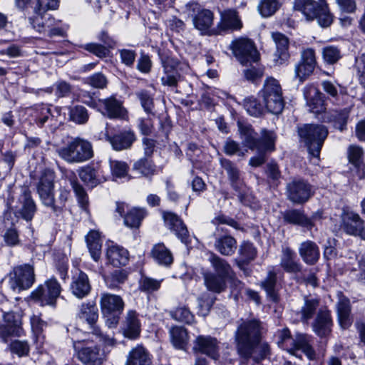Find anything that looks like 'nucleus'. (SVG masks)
Masks as SVG:
<instances>
[{"label": "nucleus", "mask_w": 365, "mask_h": 365, "mask_svg": "<svg viewBox=\"0 0 365 365\" xmlns=\"http://www.w3.org/2000/svg\"><path fill=\"white\" fill-rule=\"evenodd\" d=\"M260 336L259 321L252 319L243 322L235 333L237 351L244 358H249L258 344Z\"/></svg>", "instance_id": "nucleus-1"}, {"label": "nucleus", "mask_w": 365, "mask_h": 365, "mask_svg": "<svg viewBox=\"0 0 365 365\" xmlns=\"http://www.w3.org/2000/svg\"><path fill=\"white\" fill-rule=\"evenodd\" d=\"M58 155L68 163L86 162L93 156L91 143L83 138H76L66 145L57 150Z\"/></svg>", "instance_id": "nucleus-2"}, {"label": "nucleus", "mask_w": 365, "mask_h": 365, "mask_svg": "<svg viewBox=\"0 0 365 365\" xmlns=\"http://www.w3.org/2000/svg\"><path fill=\"white\" fill-rule=\"evenodd\" d=\"M277 343L281 349L286 350L289 354L295 355L297 350H302L310 360L315 359L316 354L309 344L308 336L299 334L296 339H293L288 329L284 328L277 332Z\"/></svg>", "instance_id": "nucleus-3"}, {"label": "nucleus", "mask_w": 365, "mask_h": 365, "mask_svg": "<svg viewBox=\"0 0 365 365\" xmlns=\"http://www.w3.org/2000/svg\"><path fill=\"white\" fill-rule=\"evenodd\" d=\"M295 10L301 11L307 20L316 19L322 27L330 26L333 18L324 1L295 0Z\"/></svg>", "instance_id": "nucleus-4"}, {"label": "nucleus", "mask_w": 365, "mask_h": 365, "mask_svg": "<svg viewBox=\"0 0 365 365\" xmlns=\"http://www.w3.org/2000/svg\"><path fill=\"white\" fill-rule=\"evenodd\" d=\"M299 135L306 143L309 153L319 158L323 143L328 135L327 128L322 125H304L298 130Z\"/></svg>", "instance_id": "nucleus-5"}, {"label": "nucleus", "mask_w": 365, "mask_h": 365, "mask_svg": "<svg viewBox=\"0 0 365 365\" xmlns=\"http://www.w3.org/2000/svg\"><path fill=\"white\" fill-rule=\"evenodd\" d=\"M265 108L272 114H279L284 108L282 91L279 82L273 78H267L261 91Z\"/></svg>", "instance_id": "nucleus-6"}, {"label": "nucleus", "mask_w": 365, "mask_h": 365, "mask_svg": "<svg viewBox=\"0 0 365 365\" xmlns=\"http://www.w3.org/2000/svg\"><path fill=\"white\" fill-rule=\"evenodd\" d=\"M78 317L80 320L86 322L93 330V334L106 346H113L115 340L113 337L104 335L101 330L96 326L98 319V309L93 302L83 303L78 313Z\"/></svg>", "instance_id": "nucleus-7"}, {"label": "nucleus", "mask_w": 365, "mask_h": 365, "mask_svg": "<svg viewBox=\"0 0 365 365\" xmlns=\"http://www.w3.org/2000/svg\"><path fill=\"white\" fill-rule=\"evenodd\" d=\"M230 48L242 65L259 60V53L254 42L250 38L245 37L235 38L231 42Z\"/></svg>", "instance_id": "nucleus-8"}, {"label": "nucleus", "mask_w": 365, "mask_h": 365, "mask_svg": "<svg viewBox=\"0 0 365 365\" xmlns=\"http://www.w3.org/2000/svg\"><path fill=\"white\" fill-rule=\"evenodd\" d=\"M35 281L34 267L28 264L15 267L10 273L9 284L10 288L19 292L29 289Z\"/></svg>", "instance_id": "nucleus-9"}, {"label": "nucleus", "mask_w": 365, "mask_h": 365, "mask_svg": "<svg viewBox=\"0 0 365 365\" xmlns=\"http://www.w3.org/2000/svg\"><path fill=\"white\" fill-rule=\"evenodd\" d=\"M61 291V286L56 279L51 278L39 285L30 295L31 299L41 306H54Z\"/></svg>", "instance_id": "nucleus-10"}, {"label": "nucleus", "mask_w": 365, "mask_h": 365, "mask_svg": "<svg viewBox=\"0 0 365 365\" xmlns=\"http://www.w3.org/2000/svg\"><path fill=\"white\" fill-rule=\"evenodd\" d=\"M54 173L51 170L43 173L37 184V192L42 203L50 207L53 212L61 211V207L54 203Z\"/></svg>", "instance_id": "nucleus-11"}, {"label": "nucleus", "mask_w": 365, "mask_h": 365, "mask_svg": "<svg viewBox=\"0 0 365 365\" xmlns=\"http://www.w3.org/2000/svg\"><path fill=\"white\" fill-rule=\"evenodd\" d=\"M287 195L289 199L297 204L307 202L312 195V186L304 180H294L287 184Z\"/></svg>", "instance_id": "nucleus-12"}, {"label": "nucleus", "mask_w": 365, "mask_h": 365, "mask_svg": "<svg viewBox=\"0 0 365 365\" xmlns=\"http://www.w3.org/2000/svg\"><path fill=\"white\" fill-rule=\"evenodd\" d=\"M317 65L315 52L312 48H307L301 53V60L295 66V77L302 82L310 76Z\"/></svg>", "instance_id": "nucleus-13"}, {"label": "nucleus", "mask_w": 365, "mask_h": 365, "mask_svg": "<svg viewBox=\"0 0 365 365\" xmlns=\"http://www.w3.org/2000/svg\"><path fill=\"white\" fill-rule=\"evenodd\" d=\"M98 110L109 118H125L127 111L120 101L113 96L98 101Z\"/></svg>", "instance_id": "nucleus-14"}, {"label": "nucleus", "mask_w": 365, "mask_h": 365, "mask_svg": "<svg viewBox=\"0 0 365 365\" xmlns=\"http://www.w3.org/2000/svg\"><path fill=\"white\" fill-rule=\"evenodd\" d=\"M36 211V203L29 191L24 190L19 196L17 205L14 206L16 217H21L26 221H31Z\"/></svg>", "instance_id": "nucleus-15"}, {"label": "nucleus", "mask_w": 365, "mask_h": 365, "mask_svg": "<svg viewBox=\"0 0 365 365\" xmlns=\"http://www.w3.org/2000/svg\"><path fill=\"white\" fill-rule=\"evenodd\" d=\"M100 305L102 314L108 316L113 313L120 314L124 309L125 304L119 295L103 293L101 296Z\"/></svg>", "instance_id": "nucleus-16"}, {"label": "nucleus", "mask_w": 365, "mask_h": 365, "mask_svg": "<svg viewBox=\"0 0 365 365\" xmlns=\"http://www.w3.org/2000/svg\"><path fill=\"white\" fill-rule=\"evenodd\" d=\"M364 221L358 213L344 211L341 215V229L347 235L356 236Z\"/></svg>", "instance_id": "nucleus-17"}, {"label": "nucleus", "mask_w": 365, "mask_h": 365, "mask_svg": "<svg viewBox=\"0 0 365 365\" xmlns=\"http://www.w3.org/2000/svg\"><path fill=\"white\" fill-rule=\"evenodd\" d=\"M272 38L276 46L273 61L275 65H282L287 62L289 58L288 52L289 39L284 34L279 32H272Z\"/></svg>", "instance_id": "nucleus-18"}, {"label": "nucleus", "mask_w": 365, "mask_h": 365, "mask_svg": "<svg viewBox=\"0 0 365 365\" xmlns=\"http://www.w3.org/2000/svg\"><path fill=\"white\" fill-rule=\"evenodd\" d=\"M332 325L330 312L327 308L320 309L312 324L313 331L320 337L327 336L331 333Z\"/></svg>", "instance_id": "nucleus-19"}, {"label": "nucleus", "mask_w": 365, "mask_h": 365, "mask_svg": "<svg viewBox=\"0 0 365 365\" xmlns=\"http://www.w3.org/2000/svg\"><path fill=\"white\" fill-rule=\"evenodd\" d=\"M195 349L217 360L219 358V341L210 336H198L195 342Z\"/></svg>", "instance_id": "nucleus-20"}, {"label": "nucleus", "mask_w": 365, "mask_h": 365, "mask_svg": "<svg viewBox=\"0 0 365 365\" xmlns=\"http://www.w3.org/2000/svg\"><path fill=\"white\" fill-rule=\"evenodd\" d=\"M140 330L141 323L138 313L134 310H129L122 327L123 334L126 338L135 339L139 336Z\"/></svg>", "instance_id": "nucleus-21"}, {"label": "nucleus", "mask_w": 365, "mask_h": 365, "mask_svg": "<svg viewBox=\"0 0 365 365\" xmlns=\"http://www.w3.org/2000/svg\"><path fill=\"white\" fill-rule=\"evenodd\" d=\"M163 218L165 225L174 231L177 237L183 243H188L190 238L189 232L182 220L173 212H165Z\"/></svg>", "instance_id": "nucleus-22"}, {"label": "nucleus", "mask_w": 365, "mask_h": 365, "mask_svg": "<svg viewBox=\"0 0 365 365\" xmlns=\"http://www.w3.org/2000/svg\"><path fill=\"white\" fill-rule=\"evenodd\" d=\"M304 96L311 112L320 113L325 110L323 94L316 87L313 86L305 87Z\"/></svg>", "instance_id": "nucleus-23"}, {"label": "nucleus", "mask_w": 365, "mask_h": 365, "mask_svg": "<svg viewBox=\"0 0 365 365\" xmlns=\"http://www.w3.org/2000/svg\"><path fill=\"white\" fill-rule=\"evenodd\" d=\"M106 138L113 148L118 151L130 148L136 140L135 135L131 130H123L112 137L107 135Z\"/></svg>", "instance_id": "nucleus-24"}, {"label": "nucleus", "mask_w": 365, "mask_h": 365, "mask_svg": "<svg viewBox=\"0 0 365 365\" xmlns=\"http://www.w3.org/2000/svg\"><path fill=\"white\" fill-rule=\"evenodd\" d=\"M70 288L72 294L77 298L86 297L91 289L88 275L81 271L74 275Z\"/></svg>", "instance_id": "nucleus-25"}, {"label": "nucleus", "mask_w": 365, "mask_h": 365, "mask_svg": "<svg viewBox=\"0 0 365 365\" xmlns=\"http://www.w3.org/2000/svg\"><path fill=\"white\" fill-rule=\"evenodd\" d=\"M46 11L35 9L34 16L29 19L33 28L39 33L46 32L48 28L55 26L57 23L56 20L52 18L51 15L46 14Z\"/></svg>", "instance_id": "nucleus-26"}, {"label": "nucleus", "mask_w": 365, "mask_h": 365, "mask_svg": "<svg viewBox=\"0 0 365 365\" xmlns=\"http://www.w3.org/2000/svg\"><path fill=\"white\" fill-rule=\"evenodd\" d=\"M106 257L114 267L124 266L128 262L129 253L123 247L112 243L108 246Z\"/></svg>", "instance_id": "nucleus-27"}, {"label": "nucleus", "mask_w": 365, "mask_h": 365, "mask_svg": "<svg viewBox=\"0 0 365 365\" xmlns=\"http://www.w3.org/2000/svg\"><path fill=\"white\" fill-rule=\"evenodd\" d=\"M336 308L338 320L341 327L343 329L349 328L352 322L350 317L351 307L349 299L344 296H339Z\"/></svg>", "instance_id": "nucleus-28"}, {"label": "nucleus", "mask_w": 365, "mask_h": 365, "mask_svg": "<svg viewBox=\"0 0 365 365\" xmlns=\"http://www.w3.org/2000/svg\"><path fill=\"white\" fill-rule=\"evenodd\" d=\"M299 253L303 261L309 264H315L319 258V250L312 241L302 242L299 248Z\"/></svg>", "instance_id": "nucleus-29"}, {"label": "nucleus", "mask_w": 365, "mask_h": 365, "mask_svg": "<svg viewBox=\"0 0 365 365\" xmlns=\"http://www.w3.org/2000/svg\"><path fill=\"white\" fill-rule=\"evenodd\" d=\"M78 356L85 365H96L101 363L103 354L96 346H84L78 351Z\"/></svg>", "instance_id": "nucleus-30"}, {"label": "nucleus", "mask_w": 365, "mask_h": 365, "mask_svg": "<svg viewBox=\"0 0 365 365\" xmlns=\"http://www.w3.org/2000/svg\"><path fill=\"white\" fill-rule=\"evenodd\" d=\"M151 255L158 264L165 267H169L173 262L172 252L163 243L155 245L151 250Z\"/></svg>", "instance_id": "nucleus-31"}, {"label": "nucleus", "mask_w": 365, "mask_h": 365, "mask_svg": "<svg viewBox=\"0 0 365 365\" xmlns=\"http://www.w3.org/2000/svg\"><path fill=\"white\" fill-rule=\"evenodd\" d=\"M87 247L92 258L98 261L101 255L102 240L100 232L97 230H91L86 236Z\"/></svg>", "instance_id": "nucleus-32"}, {"label": "nucleus", "mask_w": 365, "mask_h": 365, "mask_svg": "<svg viewBox=\"0 0 365 365\" xmlns=\"http://www.w3.org/2000/svg\"><path fill=\"white\" fill-rule=\"evenodd\" d=\"M284 221L288 223L311 228L313 226L312 220L300 210H289L283 213Z\"/></svg>", "instance_id": "nucleus-33"}, {"label": "nucleus", "mask_w": 365, "mask_h": 365, "mask_svg": "<svg viewBox=\"0 0 365 365\" xmlns=\"http://www.w3.org/2000/svg\"><path fill=\"white\" fill-rule=\"evenodd\" d=\"M205 285L208 290L215 293H220L226 288V279L212 273L206 272L203 274Z\"/></svg>", "instance_id": "nucleus-34"}, {"label": "nucleus", "mask_w": 365, "mask_h": 365, "mask_svg": "<svg viewBox=\"0 0 365 365\" xmlns=\"http://www.w3.org/2000/svg\"><path fill=\"white\" fill-rule=\"evenodd\" d=\"M213 23V14L210 10H202L193 19L195 27L202 33L208 34Z\"/></svg>", "instance_id": "nucleus-35"}, {"label": "nucleus", "mask_w": 365, "mask_h": 365, "mask_svg": "<svg viewBox=\"0 0 365 365\" xmlns=\"http://www.w3.org/2000/svg\"><path fill=\"white\" fill-rule=\"evenodd\" d=\"M150 359L144 347L138 346L128 355L125 365H150Z\"/></svg>", "instance_id": "nucleus-36"}, {"label": "nucleus", "mask_w": 365, "mask_h": 365, "mask_svg": "<svg viewBox=\"0 0 365 365\" xmlns=\"http://www.w3.org/2000/svg\"><path fill=\"white\" fill-rule=\"evenodd\" d=\"M209 260L217 275L226 279L232 277V269L226 260L213 253L211 254Z\"/></svg>", "instance_id": "nucleus-37"}, {"label": "nucleus", "mask_w": 365, "mask_h": 365, "mask_svg": "<svg viewBox=\"0 0 365 365\" xmlns=\"http://www.w3.org/2000/svg\"><path fill=\"white\" fill-rule=\"evenodd\" d=\"M80 179L88 186L94 187L101 183L98 172L93 167L86 165L78 170Z\"/></svg>", "instance_id": "nucleus-38"}, {"label": "nucleus", "mask_w": 365, "mask_h": 365, "mask_svg": "<svg viewBox=\"0 0 365 365\" xmlns=\"http://www.w3.org/2000/svg\"><path fill=\"white\" fill-rule=\"evenodd\" d=\"M220 27L222 30H240L242 27V24L239 19L236 11L228 10L222 13Z\"/></svg>", "instance_id": "nucleus-39"}, {"label": "nucleus", "mask_w": 365, "mask_h": 365, "mask_svg": "<svg viewBox=\"0 0 365 365\" xmlns=\"http://www.w3.org/2000/svg\"><path fill=\"white\" fill-rule=\"evenodd\" d=\"M215 247L221 255L230 256L235 252L237 242L231 236H224L216 240Z\"/></svg>", "instance_id": "nucleus-40"}, {"label": "nucleus", "mask_w": 365, "mask_h": 365, "mask_svg": "<svg viewBox=\"0 0 365 365\" xmlns=\"http://www.w3.org/2000/svg\"><path fill=\"white\" fill-rule=\"evenodd\" d=\"M238 130L240 138L246 146L252 150L259 147L258 140L256 138L255 133L250 125L238 122Z\"/></svg>", "instance_id": "nucleus-41"}, {"label": "nucleus", "mask_w": 365, "mask_h": 365, "mask_svg": "<svg viewBox=\"0 0 365 365\" xmlns=\"http://www.w3.org/2000/svg\"><path fill=\"white\" fill-rule=\"evenodd\" d=\"M296 255L289 248H284L282 250L281 258V266L288 272L296 273L300 271V264L295 261Z\"/></svg>", "instance_id": "nucleus-42"}, {"label": "nucleus", "mask_w": 365, "mask_h": 365, "mask_svg": "<svg viewBox=\"0 0 365 365\" xmlns=\"http://www.w3.org/2000/svg\"><path fill=\"white\" fill-rule=\"evenodd\" d=\"M171 341L173 346L179 349H185L187 341L188 335L186 329L181 327H175L170 330Z\"/></svg>", "instance_id": "nucleus-43"}, {"label": "nucleus", "mask_w": 365, "mask_h": 365, "mask_svg": "<svg viewBox=\"0 0 365 365\" xmlns=\"http://www.w3.org/2000/svg\"><path fill=\"white\" fill-rule=\"evenodd\" d=\"M261 140H258L259 147L255 150L259 153H265L267 151H273L275 148L274 143L276 135L272 131L263 129L261 132Z\"/></svg>", "instance_id": "nucleus-44"}, {"label": "nucleus", "mask_w": 365, "mask_h": 365, "mask_svg": "<svg viewBox=\"0 0 365 365\" xmlns=\"http://www.w3.org/2000/svg\"><path fill=\"white\" fill-rule=\"evenodd\" d=\"M221 165L226 170L231 185L234 189L237 190L242 184L240 171L237 168L228 160H222Z\"/></svg>", "instance_id": "nucleus-45"}, {"label": "nucleus", "mask_w": 365, "mask_h": 365, "mask_svg": "<svg viewBox=\"0 0 365 365\" xmlns=\"http://www.w3.org/2000/svg\"><path fill=\"white\" fill-rule=\"evenodd\" d=\"M163 66L165 74L161 78L162 83L165 86H176L180 80V75L169 61H165Z\"/></svg>", "instance_id": "nucleus-46"}, {"label": "nucleus", "mask_w": 365, "mask_h": 365, "mask_svg": "<svg viewBox=\"0 0 365 365\" xmlns=\"http://www.w3.org/2000/svg\"><path fill=\"white\" fill-rule=\"evenodd\" d=\"M7 324L5 327V331L7 336H19L23 332L21 322L19 317L17 318L11 313L5 315Z\"/></svg>", "instance_id": "nucleus-47"}, {"label": "nucleus", "mask_w": 365, "mask_h": 365, "mask_svg": "<svg viewBox=\"0 0 365 365\" xmlns=\"http://www.w3.org/2000/svg\"><path fill=\"white\" fill-rule=\"evenodd\" d=\"M146 213L143 209L133 208L124 217V223L129 227H138Z\"/></svg>", "instance_id": "nucleus-48"}, {"label": "nucleus", "mask_w": 365, "mask_h": 365, "mask_svg": "<svg viewBox=\"0 0 365 365\" xmlns=\"http://www.w3.org/2000/svg\"><path fill=\"white\" fill-rule=\"evenodd\" d=\"M109 166L113 177L119 179L128 178L129 166L127 163L110 159Z\"/></svg>", "instance_id": "nucleus-49"}, {"label": "nucleus", "mask_w": 365, "mask_h": 365, "mask_svg": "<svg viewBox=\"0 0 365 365\" xmlns=\"http://www.w3.org/2000/svg\"><path fill=\"white\" fill-rule=\"evenodd\" d=\"M322 55L324 61L330 65H333L339 61L341 58L340 49L334 46H327L322 48Z\"/></svg>", "instance_id": "nucleus-50"}, {"label": "nucleus", "mask_w": 365, "mask_h": 365, "mask_svg": "<svg viewBox=\"0 0 365 365\" xmlns=\"http://www.w3.org/2000/svg\"><path fill=\"white\" fill-rule=\"evenodd\" d=\"M244 107L250 115L255 117L262 115L266 109L264 105L261 104L254 97L245 98L244 100Z\"/></svg>", "instance_id": "nucleus-51"}, {"label": "nucleus", "mask_w": 365, "mask_h": 365, "mask_svg": "<svg viewBox=\"0 0 365 365\" xmlns=\"http://www.w3.org/2000/svg\"><path fill=\"white\" fill-rule=\"evenodd\" d=\"M133 170L140 175L148 177L155 173V168L150 160L141 158L134 163Z\"/></svg>", "instance_id": "nucleus-52"}, {"label": "nucleus", "mask_w": 365, "mask_h": 365, "mask_svg": "<svg viewBox=\"0 0 365 365\" xmlns=\"http://www.w3.org/2000/svg\"><path fill=\"white\" fill-rule=\"evenodd\" d=\"M170 316L176 321L190 324L194 320V316L187 307H178L170 312Z\"/></svg>", "instance_id": "nucleus-53"}, {"label": "nucleus", "mask_w": 365, "mask_h": 365, "mask_svg": "<svg viewBox=\"0 0 365 365\" xmlns=\"http://www.w3.org/2000/svg\"><path fill=\"white\" fill-rule=\"evenodd\" d=\"M279 6L278 0H261L257 8L262 16L269 17L276 12Z\"/></svg>", "instance_id": "nucleus-54"}, {"label": "nucleus", "mask_w": 365, "mask_h": 365, "mask_svg": "<svg viewBox=\"0 0 365 365\" xmlns=\"http://www.w3.org/2000/svg\"><path fill=\"white\" fill-rule=\"evenodd\" d=\"M214 303V299L208 293H204L197 298L198 314L205 317Z\"/></svg>", "instance_id": "nucleus-55"}, {"label": "nucleus", "mask_w": 365, "mask_h": 365, "mask_svg": "<svg viewBox=\"0 0 365 365\" xmlns=\"http://www.w3.org/2000/svg\"><path fill=\"white\" fill-rule=\"evenodd\" d=\"M262 286L272 300H277V296L275 292L276 274L274 272L270 271L268 272L267 278L262 282Z\"/></svg>", "instance_id": "nucleus-56"}, {"label": "nucleus", "mask_w": 365, "mask_h": 365, "mask_svg": "<svg viewBox=\"0 0 365 365\" xmlns=\"http://www.w3.org/2000/svg\"><path fill=\"white\" fill-rule=\"evenodd\" d=\"M71 185L77 197L78 204L84 210L87 211L89 202L88 197L86 190L83 186L77 182H73Z\"/></svg>", "instance_id": "nucleus-57"}, {"label": "nucleus", "mask_w": 365, "mask_h": 365, "mask_svg": "<svg viewBox=\"0 0 365 365\" xmlns=\"http://www.w3.org/2000/svg\"><path fill=\"white\" fill-rule=\"evenodd\" d=\"M70 118L78 124H83L88 120V114L86 108L77 106L70 110Z\"/></svg>", "instance_id": "nucleus-58"}, {"label": "nucleus", "mask_w": 365, "mask_h": 365, "mask_svg": "<svg viewBox=\"0 0 365 365\" xmlns=\"http://www.w3.org/2000/svg\"><path fill=\"white\" fill-rule=\"evenodd\" d=\"M319 306V302L317 299H306L304 306L301 309V319L303 321H307L311 319Z\"/></svg>", "instance_id": "nucleus-59"}, {"label": "nucleus", "mask_w": 365, "mask_h": 365, "mask_svg": "<svg viewBox=\"0 0 365 365\" xmlns=\"http://www.w3.org/2000/svg\"><path fill=\"white\" fill-rule=\"evenodd\" d=\"M127 279L125 272L115 270L105 279V282L109 288H115L119 284L123 283Z\"/></svg>", "instance_id": "nucleus-60"}, {"label": "nucleus", "mask_w": 365, "mask_h": 365, "mask_svg": "<svg viewBox=\"0 0 365 365\" xmlns=\"http://www.w3.org/2000/svg\"><path fill=\"white\" fill-rule=\"evenodd\" d=\"M5 244L9 247H14L20 245L19 235L14 227H9L6 230L3 235Z\"/></svg>", "instance_id": "nucleus-61"}, {"label": "nucleus", "mask_w": 365, "mask_h": 365, "mask_svg": "<svg viewBox=\"0 0 365 365\" xmlns=\"http://www.w3.org/2000/svg\"><path fill=\"white\" fill-rule=\"evenodd\" d=\"M163 279H155L151 277H143L140 282V289L143 291L153 292L160 289Z\"/></svg>", "instance_id": "nucleus-62"}, {"label": "nucleus", "mask_w": 365, "mask_h": 365, "mask_svg": "<svg viewBox=\"0 0 365 365\" xmlns=\"http://www.w3.org/2000/svg\"><path fill=\"white\" fill-rule=\"evenodd\" d=\"M137 96L139 98L144 110L147 113H152L154 108V103L153 99L149 93L146 91H140L137 93Z\"/></svg>", "instance_id": "nucleus-63"}, {"label": "nucleus", "mask_w": 365, "mask_h": 365, "mask_svg": "<svg viewBox=\"0 0 365 365\" xmlns=\"http://www.w3.org/2000/svg\"><path fill=\"white\" fill-rule=\"evenodd\" d=\"M86 81L89 85L97 88H103L107 84L106 76L101 73H94L88 78Z\"/></svg>", "instance_id": "nucleus-64"}]
</instances>
